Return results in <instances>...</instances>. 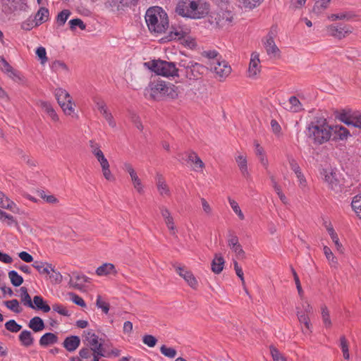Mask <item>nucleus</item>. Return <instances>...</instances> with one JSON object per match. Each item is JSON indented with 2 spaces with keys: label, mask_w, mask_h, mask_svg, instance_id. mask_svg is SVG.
<instances>
[{
  "label": "nucleus",
  "mask_w": 361,
  "mask_h": 361,
  "mask_svg": "<svg viewBox=\"0 0 361 361\" xmlns=\"http://www.w3.org/2000/svg\"><path fill=\"white\" fill-rule=\"evenodd\" d=\"M332 130V126L329 125L326 118L318 117L307 126L305 134L313 144L320 145L330 140Z\"/></svg>",
  "instance_id": "f257e3e1"
},
{
  "label": "nucleus",
  "mask_w": 361,
  "mask_h": 361,
  "mask_svg": "<svg viewBox=\"0 0 361 361\" xmlns=\"http://www.w3.org/2000/svg\"><path fill=\"white\" fill-rule=\"evenodd\" d=\"M145 18L148 29L151 32L161 34L169 27L167 13L159 6H153L148 8Z\"/></svg>",
  "instance_id": "f03ea898"
},
{
  "label": "nucleus",
  "mask_w": 361,
  "mask_h": 361,
  "mask_svg": "<svg viewBox=\"0 0 361 361\" xmlns=\"http://www.w3.org/2000/svg\"><path fill=\"white\" fill-rule=\"evenodd\" d=\"M176 12L183 17L200 19L208 13L209 9L199 0H182L178 3Z\"/></svg>",
  "instance_id": "7ed1b4c3"
},
{
  "label": "nucleus",
  "mask_w": 361,
  "mask_h": 361,
  "mask_svg": "<svg viewBox=\"0 0 361 361\" xmlns=\"http://www.w3.org/2000/svg\"><path fill=\"white\" fill-rule=\"evenodd\" d=\"M149 88L151 90V96L154 99L159 97L176 99L179 94L178 87L177 86L161 80L151 82Z\"/></svg>",
  "instance_id": "20e7f679"
},
{
  "label": "nucleus",
  "mask_w": 361,
  "mask_h": 361,
  "mask_svg": "<svg viewBox=\"0 0 361 361\" xmlns=\"http://www.w3.org/2000/svg\"><path fill=\"white\" fill-rule=\"evenodd\" d=\"M145 66L159 75H162L167 78L178 75V69L176 68V64L173 62L166 61L160 59L152 60L151 61L145 63Z\"/></svg>",
  "instance_id": "39448f33"
},
{
  "label": "nucleus",
  "mask_w": 361,
  "mask_h": 361,
  "mask_svg": "<svg viewBox=\"0 0 361 361\" xmlns=\"http://www.w3.org/2000/svg\"><path fill=\"white\" fill-rule=\"evenodd\" d=\"M54 95L58 102V104L62 109L63 113L67 116L77 117L75 114L74 103L69 93L64 89L56 88L54 91Z\"/></svg>",
  "instance_id": "423d86ee"
},
{
  "label": "nucleus",
  "mask_w": 361,
  "mask_h": 361,
  "mask_svg": "<svg viewBox=\"0 0 361 361\" xmlns=\"http://www.w3.org/2000/svg\"><path fill=\"white\" fill-rule=\"evenodd\" d=\"M180 66L185 69V77L190 80H197L200 79L206 71L204 66L192 61H183Z\"/></svg>",
  "instance_id": "0eeeda50"
},
{
  "label": "nucleus",
  "mask_w": 361,
  "mask_h": 361,
  "mask_svg": "<svg viewBox=\"0 0 361 361\" xmlns=\"http://www.w3.org/2000/svg\"><path fill=\"white\" fill-rule=\"evenodd\" d=\"M209 67L211 71L215 73V78L219 81H224L231 74V67L224 60H214L210 61Z\"/></svg>",
  "instance_id": "6e6552de"
},
{
  "label": "nucleus",
  "mask_w": 361,
  "mask_h": 361,
  "mask_svg": "<svg viewBox=\"0 0 361 361\" xmlns=\"http://www.w3.org/2000/svg\"><path fill=\"white\" fill-rule=\"evenodd\" d=\"M338 118L347 126L361 129V113L357 111L343 110Z\"/></svg>",
  "instance_id": "1a4fd4ad"
},
{
  "label": "nucleus",
  "mask_w": 361,
  "mask_h": 361,
  "mask_svg": "<svg viewBox=\"0 0 361 361\" xmlns=\"http://www.w3.org/2000/svg\"><path fill=\"white\" fill-rule=\"evenodd\" d=\"M326 30L329 36L338 39H342L352 33V27L348 25H330L326 26Z\"/></svg>",
  "instance_id": "9d476101"
},
{
  "label": "nucleus",
  "mask_w": 361,
  "mask_h": 361,
  "mask_svg": "<svg viewBox=\"0 0 361 361\" xmlns=\"http://www.w3.org/2000/svg\"><path fill=\"white\" fill-rule=\"evenodd\" d=\"M275 35L276 30L271 29L266 36L264 40H263V44L266 51L271 57H276L280 55V50L274 42Z\"/></svg>",
  "instance_id": "9b49d317"
},
{
  "label": "nucleus",
  "mask_w": 361,
  "mask_h": 361,
  "mask_svg": "<svg viewBox=\"0 0 361 361\" xmlns=\"http://www.w3.org/2000/svg\"><path fill=\"white\" fill-rule=\"evenodd\" d=\"M85 341L87 342V345L90 347L91 350L93 353L100 354L101 356H104L102 343L99 342V337L97 336L92 330H87L84 331Z\"/></svg>",
  "instance_id": "f8f14e48"
},
{
  "label": "nucleus",
  "mask_w": 361,
  "mask_h": 361,
  "mask_svg": "<svg viewBox=\"0 0 361 361\" xmlns=\"http://www.w3.org/2000/svg\"><path fill=\"white\" fill-rule=\"evenodd\" d=\"M174 268L176 272L185 281L190 288L195 290L197 288L198 281L190 270L180 265H174Z\"/></svg>",
  "instance_id": "ddd939ff"
},
{
  "label": "nucleus",
  "mask_w": 361,
  "mask_h": 361,
  "mask_svg": "<svg viewBox=\"0 0 361 361\" xmlns=\"http://www.w3.org/2000/svg\"><path fill=\"white\" fill-rule=\"evenodd\" d=\"M261 66L259 60V54L257 52H253L251 54L250 61L249 63V68L247 71V75L249 78H255L257 75L260 73Z\"/></svg>",
  "instance_id": "4468645a"
},
{
  "label": "nucleus",
  "mask_w": 361,
  "mask_h": 361,
  "mask_svg": "<svg viewBox=\"0 0 361 361\" xmlns=\"http://www.w3.org/2000/svg\"><path fill=\"white\" fill-rule=\"evenodd\" d=\"M156 185L159 194L163 197H170L171 191L161 174L157 173L155 177Z\"/></svg>",
  "instance_id": "2eb2a0df"
},
{
  "label": "nucleus",
  "mask_w": 361,
  "mask_h": 361,
  "mask_svg": "<svg viewBox=\"0 0 361 361\" xmlns=\"http://www.w3.org/2000/svg\"><path fill=\"white\" fill-rule=\"evenodd\" d=\"M214 20L219 27L228 26L233 20V14L229 11H221L217 13Z\"/></svg>",
  "instance_id": "dca6fc26"
},
{
  "label": "nucleus",
  "mask_w": 361,
  "mask_h": 361,
  "mask_svg": "<svg viewBox=\"0 0 361 361\" xmlns=\"http://www.w3.org/2000/svg\"><path fill=\"white\" fill-rule=\"evenodd\" d=\"M37 105L50 118V119L53 122L57 123L59 121V117L50 102H47V101L39 100L37 102Z\"/></svg>",
  "instance_id": "f3484780"
},
{
  "label": "nucleus",
  "mask_w": 361,
  "mask_h": 361,
  "mask_svg": "<svg viewBox=\"0 0 361 361\" xmlns=\"http://www.w3.org/2000/svg\"><path fill=\"white\" fill-rule=\"evenodd\" d=\"M189 33V29L187 27H176L172 25L171 30L168 36L169 40H176L184 38Z\"/></svg>",
  "instance_id": "a211bd4d"
},
{
  "label": "nucleus",
  "mask_w": 361,
  "mask_h": 361,
  "mask_svg": "<svg viewBox=\"0 0 361 361\" xmlns=\"http://www.w3.org/2000/svg\"><path fill=\"white\" fill-rule=\"evenodd\" d=\"M239 170L244 178H248L250 176L247 168V157L243 154H239L235 158Z\"/></svg>",
  "instance_id": "6ab92c4d"
},
{
  "label": "nucleus",
  "mask_w": 361,
  "mask_h": 361,
  "mask_svg": "<svg viewBox=\"0 0 361 361\" xmlns=\"http://www.w3.org/2000/svg\"><path fill=\"white\" fill-rule=\"evenodd\" d=\"M70 282L75 288L81 289L85 283L91 282V279L82 274L75 273L73 274Z\"/></svg>",
  "instance_id": "aec40b11"
},
{
  "label": "nucleus",
  "mask_w": 361,
  "mask_h": 361,
  "mask_svg": "<svg viewBox=\"0 0 361 361\" xmlns=\"http://www.w3.org/2000/svg\"><path fill=\"white\" fill-rule=\"evenodd\" d=\"M297 317L300 324H304V328H302V331L305 334H310L312 333V324L307 314L302 312V311H297Z\"/></svg>",
  "instance_id": "412c9836"
},
{
  "label": "nucleus",
  "mask_w": 361,
  "mask_h": 361,
  "mask_svg": "<svg viewBox=\"0 0 361 361\" xmlns=\"http://www.w3.org/2000/svg\"><path fill=\"white\" fill-rule=\"evenodd\" d=\"M80 344V339L78 336H71L65 338L63 346L69 352L75 351Z\"/></svg>",
  "instance_id": "4be33fe9"
},
{
  "label": "nucleus",
  "mask_w": 361,
  "mask_h": 361,
  "mask_svg": "<svg viewBox=\"0 0 361 361\" xmlns=\"http://www.w3.org/2000/svg\"><path fill=\"white\" fill-rule=\"evenodd\" d=\"M96 274L99 276H107L110 274L116 275L117 274V271L113 264L104 263L97 267L96 269Z\"/></svg>",
  "instance_id": "5701e85b"
},
{
  "label": "nucleus",
  "mask_w": 361,
  "mask_h": 361,
  "mask_svg": "<svg viewBox=\"0 0 361 361\" xmlns=\"http://www.w3.org/2000/svg\"><path fill=\"white\" fill-rule=\"evenodd\" d=\"M32 309L42 310L43 312H49L51 310L49 305L45 302L43 298L40 295H35L33 298Z\"/></svg>",
  "instance_id": "b1692460"
},
{
  "label": "nucleus",
  "mask_w": 361,
  "mask_h": 361,
  "mask_svg": "<svg viewBox=\"0 0 361 361\" xmlns=\"http://www.w3.org/2000/svg\"><path fill=\"white\" fill-rule=\"evenodd\" d=\"M224 259L220 254H216L214 259L212 262V270L214 273L220 274L224 267Z\"/></svg>",
  "instance_id": "393cba45"
},
{
  "label": "nucleus",
  "mask_w": 361,
  "mask_h": 361,
  "mask_svg": "<svg viewBox=\"0 0 361 361\" xmlns=\"http://www.w3.org/2000/svg\"><path fill=\"white\" fill-rule=\"evenodd\" d=\"M32 267L37 269L40 274L48 275L50 274L51 271L53 270V266L51 264L41 261L34 262Z\"/></svg>",
  "instance_id": "a878e982"
},
{
  "label": "nucleus",
  "mask_w": 361,
  "mask_h": 361,
  "mask_svg": "<svg viewBox=\"0 0 361 361\" xmlns=\"http://www.w3.org/2000/svg\"><path fill=\"white\" fill-rule=\"evenodd\" d=\"M0 70L6 73L9 77L18 78V73L10 66L6 60L0 56Z\"/></svg>",
  "instance_id": "bb28decb"
},
{
  "label": "nucleus",
  "mask_w": 361,
  "mask_h": 361,
  "mask_svg": "<svg viewBox=\"0 0 361 361\" xmlns=\"http://www.w3.org/2000/svg\"><path fill=\"white\" fill-rule=\"evenodd\" d=\"M49 12L46 8L42 7L39 9L35 16V25H39L49 20Z\"/></svg>",
  "instance_id": "cd10ccee"
},
{
  "label": "nucleus",
  "mask_w": 361,
  "mask_h": 361,
  "mask_svg": "<svg viewBox=\"0 0 361 361\" xmlns=\"http://www.w3.org/2000/svg\"><path fill=\"white\" fill-rule=\"evenodd\" d=\"M58 342V337L55 334L46 333L39 339V345L41 346H48L56 343Z\"/></svg>",
  "instance_id": "c85d7f7f"
},
{
  "label": "nucleus",
  "mask_w": 361,
  "mask_h": 361,
  "mask_svg": "<svg viewBox=\"0 0 361 361\" xmlns=\"http://www.w3.org/2000/svg\"><path fill=\"white\" fill-rule=\"evenodd\" d=\"M188 160L194 164L193 170L195 171H202V169L204 168V162L197 154V153L194 152L189 153Z\"/></svg>",
  "instance_id": "c756f323"
},
{
  "label": "nucleus",
  "mask_w": 361,
  "mask_h": 361,
  "mask_svg": "<svg viewBox=\"0 0 361 361\" xmlns=\"http://www.w3.org/2000/svg\"><path fill=\"white\" fill-rule=\"evenodd\" d=\"M18 337L21 344L25 347H30L34 343V338L30 331H22Z\"/></svg>",
  "instance_id": "7c9ffc66"
},
{
  "label": "nucleus",
  "mask_w": 361,
  "mask_h": 361,
  "mask_svg": "<svg viewBox=\"0 0 361 361\" xmlns=\"http://www.w3.org/2000/svg\"><path fill=\"white\" fill-rule=\"evenodd\" d=\"M264 0H238L239 6L245 11H251L259 6Z\"/></svg>",
  "instance_id": "2f4dec72"
},
{
  "label": "nucleus",
  "mask_w": 361,
  "mask_h": 361,
  "mask_svg": "<svg viewBox=\"0 0 361 361\" xmlns=\"http://www.w3.org/2000/svg\"><path fill=\"white\" fill-rule=\"evenodd\" d=\"M28 326L33 331L39 332L44 329L45 325L43 320L39 317H34L30 320Z\"/></svg>",
  "instance_id": "473e14b6"
},
{
  "label": "nucleus",
  "mask_w": 361,
  "mask_h": 361,
  "mask_svg": "<svg viewBox=\"0 0 361 361\" xmlns=\"http://www.w3.org/2000/svg\"><path fill=\"white\" fill-rule=\"evenodd\" d=\"M321 174L324 176V181L331 189H334V186L337 185V180L334 173L327 169H323Z\"/></svg>",
  "instance_id": "72a5a7b5"
},
{
  "label": "nucleus",
  "mask_w": 361,
  "mask_h": 361,
  "mask_svg": "<svg viewBox=\"0 0 361 361\" xmlns=\"http://www.w3.org/2000/svg\"><path fill=\"white\" fill-rule=\"evenodd\" d=\"M332 132H334L336 137L341 140L347 139L350 135L349 130L342 126H332Z\"/></svg>",
  "instance_id": "f704fd0d"
},
{
  "label": "nucleus",
  "mask_w": 361,
  "mask_h": 361,
  "mask_svg": "<svg viewBox=\"0 0 361 361\" xmlns=\"http://www.w3.org/2000/svg\"><path fill=\"white\" fill-rule=\"evenodd\" d=\"M288 109L293 112H299L302 109V105L295 96H291L288 99Z\"/></svg>",
  "instance_id": "c9c22d12"
},
{
  "label": "nucleus",
  "mask_w": 361,
  "mask_h": 361,
  "mask_svg": "<svg viewBox=\"0 0 361 361\" xmlns=\"http://www.w3.org/2000/svg\"><path fill=\"white\" fill-rule=\"evenodd\" d=\"M20 300L21 302L28 307H32V300L27 292V289L25 287H21L20 288Z\"/></svg>",
  "instance_id": "e433bc0d"
},
{
  "label": "nucleus",
  "mask_w": 361,
  "mask_h": 361,
  "mask_svg": "<svg viewBox=\"0 0 361 361\" xmlns=\"http://www.w3.org/2000/svg\"><path fill=\"white\" fill-rule=\"evenodd\" d=\"M321 314L323 324L326 329H329L332 326V322L330 318V312L328 310L327 307L325 305L322 306L321 307Z\"/></svg>",
  "instance_id": "4c0bfd02"
},
{
  "label": "nucleus",
  "mask_w": 361,
  "mask_h": 361,
  "mask_svg": "<svg viewBox=\"0 0 361 361\" xmlns=\"http://www.w3.org/2000/svg\"><path fill=\"white\" fill-rule=\"evenodd\" d=\"M326 230H327L329 235L331 236L332 241L334 243L336 249L338 251L342 252V245L340 243L338 235L335 232L331 224L327 226Z\"/></svg>",
  "instance_id": "58836bf2"
},
{
  "label": "nucleus",
  "mask_w": 361,
  "mask_h": 361,
  "mask_svg": "<svg viewBox=\"0 0 361 361\" xmlns=\"http://www.w3.org/2000/svg\"><path fill=\"white\" fill-rule=\"evenodd\" d=\"M11 283L14 286H20L23 283V277L16 271L11 270L8 274Z\"/></svg>",
  "instance_id": "ea45409f"
},
{
  "label": "nucleus",
  "mask_w": 361,
  "mask_h": 361,
  "mask_svg": "<svg viewBox=\"0 0 361 361\" xmlns=\"http://www.w3.org/2000/svg\"><path fill=\"white\" fill-rule=\"evenodd\" d=\"M4 305L8 310L15 313H20L23 310L20 306L18 300L16 299L5 301Z\"/></svg>",
  "instance_id": "a19ab883"
},
{
  "label": "nucleus",
  "mask_w": 361,
  "mask_h": 361,
  "mask_svg": "<svg viewBox=\"0 0 361 361\" xmlns=\"http://www.w3.org/2000/svg\"><path fill=\"white\" fill-rule=\"evenodd\" d=\"M15 206V203L0 191V207L12 210Z\"/></svg>",
  "instance_id": "79ce46f5"
},
{
  "label": "nucleus",
  "mask_w": 361,
  "mask_h": 361,
  "mask_svg": "<svg viewBox=\"0 0 361 361\" xmlns=\"http://www.w3.org/2000/svg\"><path fill=\"white\" fill-rule=\"evenodd\" d=\"M228 200L233 212L238 215L240 220H243L245 219V216L242 212L238 202L231 197H228Z\"/></svg>",
  "instance_id": "37998d69"
},
{
  "label": "nucleus",
  "mask_w": 361,
  "mask_h": 361,
  "mask_svg": "<svg viewBox=\"0 0 361 361\" xmlns=\"http://www.w3.org/2000/svg\"><path fill=\"white\" fill-rule=\"evenodd\" d=\"M71 12L68 9H64L62 11H61L56 17V22L59 24V25H63L68 20V17L71 16Z\"/></svg>",
  "instance_id": "c03bdc74"
},
{
  "label": "nucleus",
  "mask_w": 361,
  "mask_h": 361,
  "mask_svg": "<svg viewBox=\"0 0 361 361\" xmlns=\"http://www.w3.org/2000/svg\"><path fill=\"white\" fill-rule=\"evenodd\" d=\"M131 181L135 189L140 194L143 193V185L141 182V180L139 178L137 173L130 176Z\"/></svg>",
  "instance_id": "a18cd8bd"
},
{
  "label": "nucleus",
  "mask_w": 361,
  "mask_h": 361,
  "mask_svg": "<svg viewBox=\"0 0 361 361\" xmlns=\"http://www.w3.org/2000/svg\"><path fill=\"white\" fill-rule=\"evenodd\" d=\"M340 347L341 348L343 357L345 360H348L350 358L348 343L345 337L343 336L340 338Z\"/></svg>",
  "instance_id": "49530a36"
},
{
  "label": "nucleus",
  "mask_w": 361,
  "mask_h": 361,
  "mask_svg": "<svg viewBox=\"0 0 361 361\" xmlns=\"http://www.w3.org/2000/svg\"><path fill=\"white\" fill-rule=\"evenodd\" d=\"M5 327L12 333H17L22 329V326L18 324L14 319L8 321L5 324Z\"/></svg>",
  "instance_id": "de8ad7c7"
},
{
  "label": "nucleus",
  "mask_w": 361,
  "mask_h": 361,
  "mask_svg": "<svg viewBox=\"0 0 361 361\" xmlns=\"http://www.w3.org/2000/svg\"><path fill=\"white\" fill-rule=\"evenodd\" d=\"M70 28L71 30H75L78 27L81 30H84L86 28V25L80 18H74L68 22Z\"/></svg>",
  "instance_id": "09e8293b"
},
{
  "label": "nucleus",
  "mask_w": 361,
  "mask_h": 361,
  "mask_svg": "<svg viewBox=\"0 0 361 361\" xmlns=\"http://www.w3.org/2000/svg\"><path fill=\"white\" fill-rule=\"evenodd\" d=\"M160 351L164 356L169 358L175 357L177 354V352L174 348L167 347L165 345L161 346Z\"/></svg>",
  "instance_id": "8fccbe9b"
},
{
  "label": "nucleus",
  "mask_w": 361,
  "mask_h": 361,
  "mask_svg": "<svg viewBox=\"0 0 361 361\" xmlns=\"http://www.w3.org/2000/svg\"><path fill=\"white\" fill-rule=\"evenodd\" d=\"M51 68L54 72L68 71L67 66L61 61H54L51 65Z\"/></svg>",
  "instance_id": "3c124183"
},
{
  "label": "nucleus",
  "mask_w": 361,
  "mask_h": 361,
  "mask_svg": "<svg viewBox=\"0 0 361 361\" xmlns=\"http://www.w3.org/2000/svg\"><path fill=\"white\" fill-rule=\"evenodd\" d=\"M331 0H319L316 2L314 6V11L321 13L322 11L327 8Z\"/></svg>",
  "instance_id": "603ef678"
},
{
  "label": "nucleus",
  "mask_w": 361,
  "mask_h": 361,
  "mask_svg": "<svg viewBox=\"0 0 361 361\" xmlns=\"http://www.w3.org/2000/svg\"><path fill=\"white\" fill-rule=\"evenodd\" d=\"M96 305L98 308L102 309L105 314H107L109 311V304L104 301L100 295L97 297Z\"/></svg>",
  "instance_id": "864d4df0"
},
{
  "label": "nucleus",
  "mask_w": 361,
  "mask_h": 361,
  "mask_svg": "<svg viewBox=\"0 0 361 361\" xmlns=\"http://www.w3.org/2000/svg\"><path fill=\"white\" fill-rule=\"evenodd\" d=\"M351 18V15L349 13L343 12L337 14H331L328 16V19L331 21H335L337 20H345L349 19Z\"/></svg>",
  "instance_id": "5fc2aeb1"
},
{
  "label": "nucleus",
  "mask_w": 361,
  "mask_h": 361,
  "mask_svg": "<svg viewBox=\"0 0 361 361\" xmlns=\"http://www.w3.org/2000/svg\"><path fill=\"white\" fill-rule=\"evenodd\" d=\"M231 249L235 254V257L238 259H244L246 257L245 252L240 244L234 246Z\"/></svg>",
  "instance_id": "6e6d98bb"
},
{
  "label": "nucleus",
  "mask_w": 361,
  "mask_h": 361,
  "mask_svg": "<svg viewBox=\"0 0 361 361\" xmlns=\"http://www.w3.org/2000/svg\"><path fill=\"white\" fill-rule=\"evenodd\" d=\"M20 161L23 164H27L29 167H35L36 161L34 159L31 158L29 155L22 153L20 156Z\"/></svg>",
  "instance_id": "4d7b16f0"
},
{
  "label": "nucleus",
  "mask_w": 361,
  "mask_h": 361,
  "mask_svg": "<svg viewBox=\"0 0 361 361\" xmlns=\"http://www.w3.org/2000/svg\"><path fill=\"white\" fill-rule=\"evenodd\" d=\"M351 207L355 214L361 210V194L357 195L353 198Z\"/></svg>",
  "instance_id": "13d9d810"
},
{
  "label": "nucleus",
  "mask_w": 361,
  "mask_h": 361,
  "mask_svg": "<svg viewBox=\"0 0 361 361\" xmlns=\"http://www.w3.org/2000/svg\"><path fill=\"white\" fill-rule=\"evenodd\" d=\"M142 342L148 347L153 348L157 343V339L152 335H145L142 338Z\"/></svg>",
  "instance_id": "bf43d9fd"
},
{
  "label": "nucleus",
  "mask_w": 361,
  "mask_h": 361,
  "mask_svg": "<svg viewBox=\"0 0 361 361\" xmlns=\"http://www.w3.org/2000/svg\"><path fill=\"white\" fill-rule=\"evenodd\" d=\"M52 309L54 311L56 312L57 313H59L61 315L67 316V317L70 316V313H69L68 310L66 309V307L63 306L62 305L54 304L52 305Z\"/></svg>",
  "instance_id": "052dcab7"
},
{
  "label": "nucleus",
  "mask_w": 361,
  "mask_h": 361,
  "mask_svg": "<svg viewBox=\"0 0 361 361\" xmlns=\"http://www.w3.org/2000/svg\"><path fill=\"white\" fill-rule=\"evenodd\" d=\"M101 168H102V174L106 180H109V181H113L115 180V178L110 170L109 164L106 165L104 166H102Z\"/></svg>",
  "instance_id": "680f3d73"
},
{
  "label": "nucleus",
  "mask_w": 361,
  "mask_h": 361,
  "mask_svg": "<svg viewBox=\"0 0 361 361\" xmlns=\"http://www.w3.org/2000/svg\"><path fill=\"white\" fill-rule=\"evenodd\" d=\"M71 300L76 305L85 307L86 306V303L85 302L84 300L77 294L74 293H69Z\"/></svg>",
  "instance_id": "e2e57ef3"
},
{
  "label": "nucleus",
  "mask_w": 361,
  "mask_h": 361,
  "mask_svg": "<svg viewBox=\"0 0 361 361\" xmlns=\"http://www.w3.org/2000/svg\"><path fill=\"white\" fill-rule=\"evenodd\" d=\"M295 175H296V177H297L298 180L299 187L302 190H306L307 189V183L306 178L304 176V175L302 173V171L298 172Z\"/></svg>",
  "instance_id": "0e129e2a"
},
{
  "label": "nucleus",
  "mask_w": 361,
  "mask_h": 361,
  "mask_svg": "<svg viewBox=\"0 0 361 361\" xmlns=\"http://www.w3.org/2000/svg\"><path fill=\"white\" fill-rule=\"evenodd\" d=\"M165 224H166V226H167L168 229L169 230L170 233L171 235H176V232H177V229H176V227L175 226V223H174V220H173V216L168 219H166L164 221Z\"/></svg>",
  "instance_id": "69168bd1"
},
{
  "label": "nucleus",
  "mask_w": 361,
  "mask_h": 361,
  "mask_svg": "<svg viewBox=\"0 0 361 361\" xmlns=\"http://www.w3.org/2000/svg\"><path fill=\"white\" fill-rule=\"evenodd\" d=\"M123 0H109L106 3V6L111 8H116V10H119L122 8L123 5Z\"/></svg>",
  "instance_id": "338daca9"
},
{
  "label": "nucleus",
  "mask_w": 361,
  "mask_h": 361,
  "mask_svg": "<svg viewBox=\"0 0 361 361\" xmlns=\"http://www.w3.org/2000/svg\"><path fill=\"white\" fill-rule=\"evenodd\" d=\"M200 201L204 214L208 216H211L212 215V208L209 202L203 197L200 199Z\"/></svg>",
  "instance_id": "774afa93"
}]
</instances>
